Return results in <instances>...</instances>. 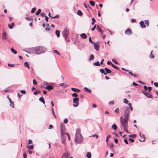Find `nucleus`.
I'll use <instances>...</instances> for the list:
<instances>
[{
  "label": "nucleus",
  "instance_id": "f257e3e1",
  "mask_svg": "<svg viewBox=\"0 0 158 158\" xmlns=\"http://www.w3.org/2000/svg\"><path fill=\"white\" fill-rule=\"evenodd\" d=\"M81 130L79 129H77L76 130L75 135V141L77 143H80L82 141L83 137L80 133Z\"/></svg>",
  "mask_w": 158,
  "mask_h": 158
},
{
  "label": "nucleus",
  "instance_id": "f03ea898",
  "mask_svg": "<svg viewBox=\"0 0 158 158\" xmlns=\"http://www.w3.org/2000/svg\"><path fill=\"white\" fill-rule=\"evenodd\" d=\"M128 120V119L124 118L122 116L120 117V121L121 125L124 131L127 133H129L127 130V128H128V126L127 125Z\"/></svg>",
  "mask_w": 158,
  "mask_h": 158
},
{
  "label": "nucleus",
  "instance_id": "7ed1b4c3",
  "mask_svg": "<svg viewBox=\"0 0 158 158\" xmlns=\"http://www.w3.org/2000/svg\"><path fill=\"white\" fill-rule=\"evenodd\" d=\"M45 51V48L42 46L37 47L35 49V52L37 54H40L44 52Z\"/></svg>",
  "mask_w": 158,
  "mask_h": 158
},
{
  "label": "nucleus",
  "instance_id": "20e7f679",
  "mask_svg": "<svg viewBox=\"0 0 158 158\" xmlns=\"http://www.w3.org/2000/svg\"><path fill=\"white\" fill-rule=\"evenodd\" d=\"M62 34L65 40H66V38L69 35V29H67V27L65 28L62 32Z\"/></svg>",
  "mask_w": 158,
  "mask_h": 158
},
{
  "label": "nucleus",
  "instance_id": "39448f33",
  "mask_svg": "<svg viewBox=\"0 0 158 158\" xmlns=\"http://www.w3.org/2000/svg\"><path fill=\"white\" fill-rule=\"evenodd\" d=\"M130 114V109L128 107H127L124 112V118L128 119Z\"/></svg>",
  "mask_w": 158,
  "mask_h": 158
},
{
  "label": "nucleus",
  "instance_id": "423d86ee",
  "mask_svg": "<svg viewBox=\"0 0 158 158\" xmlns=\"http://www.w3.org/2000/svg\"><path fill=\"white\" fill-rule=\"evenodd\" d=\"M73 102L74 103L76 104H73V106L74 107H77L79 105V98H74L73 100Z\"/></svg>",
  "mask_w": 158,
  "mask_h": 158
},
{
  "label": "nucleus",
  "instance_id": "0eeeda50",
  "mask_svg": "<svg viewBox=\"0 0 158 158\" xmlns=\"http://www.w3.org/2000/svg\"><path fill=\"white\" fill-rule=\"evenodd\" d=\"M143 93L148 98H152L153 97L152 96V95L150 93V92L148 93H147L145 91H143Z\"/></svg>",
  "mask_w": 158,
  "mask_h": 158
},
{
  "label": "nucleus",
  "instance_id": "6e6552de",
  "mask_svg": "<svg viewBox=\"0 0 158 158\" xmlns=\"http://www.w3.org/2000/svg\"><path fill=\"white\" fill-rule=\"evenodd\" d=\"M125 33L126 34L128 35H130L132 33L131 30L129 28H128L125 31Z\"/></svg>",
  "mask_w": 158,
  "mask_h": 158
},
{
  "label": "nucleus",
  "instance_id": "1a4fd4ad",
  "mask_svg": "<svg viewBox=\"0 0 158 158\" xmlns=\"http://www.w3.org/2000/svg\"><path fill=\"white\" fill-rule=\"evenodd\" d=\"M44 88L48 90H51L54 88V87L50 85H48L47 86Z\"/></svg>",
  "mask_w": 158,
  "mask_h": 158
},
{
  "label": "nucleus",
  "instance_id": "9d476101",
  "mask_svg": "<svg viewBox=\"0 0 158 158\" xmlns=\"http://www.w3.org/2000/svg\"><path fill=\"white\" fill-rule=\"evenodd\" d=\"M69 155V153L68 152H66L63 154L62 158H67Z\"/></svg>",
  "mask_w": 158,
  "mask_h": 158
},
{
  "label": "nucleus",
  "instance_id": "9b49d317",
  "mask_svg": "<svg viewBox=\"0 0 158 158\" xmlns=\"http://www.w3.org/2000/svg\"><path fill=\"white\" fill-rule=\"evenodd\" d=\"M26 147L29 150H32L34 148L33 145V144H31L30 145H27Z\"/></svg>",
  "mask_w": 158,
  "mask_h": 158
},
{
  "label": "nucleus",
  "instance_id": "f8f14e48",
  "mask_svg": "<svg viewBox=\"0 0 158 158\" xmlns=\"http://www.w3.org/2000/svg\"><path fill=\"white\" fill-rule=\"evenodd\" d=\"M94 44V47L95 49L97 51H98L99 50V46L95 43L93 44Z\"/></svg>",
  "mask_w": 158,
  "mask_h": 158
},
{
  "label": "nucleus",
  "instance_id": "ddd939ff",
  "mask_svg": "<svg viewBox=\"0 0 158 158\" xmlns=\"http://www.w3.org/2000/svg\"><path fill=\"white\" fill-rule=\"evenodd\" d=\"M6 33L5 31L3 32L2 36V38L3 40H4L6 39Z\"/></svg>",
  "mask_w": 158,
  "mask_h": 158
},
{
  "label": "nucleus",
  "instance_id": "4468645a",
  "mask_svg": "<svg viewBox=\"0 0 158 158\" xmlns=\"http://www.w3.org/2000/svg\"><path fill=\"white\" fill-rule=\"evenodd\" d=\"M9 101H10V106H11L12 107L14 108V102H12L11 101V99L10 98H8Z\"/></svg>",
  "mask_w": 158,
  "mask_h": 158
},
{
  "label": "nucleus",
  "instance_id": "2eb2a0df",
  "mask_svg": "<svg viewBox=\"0 0 158 158\" xmlns=\"http://www.w3.org/2000/svg\"><path fill=\"white\" fill-rule=\"evenodd\" d=\"M139 24H140L141 27L145 28L146 26L144 24V23L143 21H141L139 22Z\"/></svg>",
  "mask_w": 158,
  "mask_h": 158
},
{
  "label": "nucleus",
  "instance_id": "dca6fc26",
  "mask_svg": "<svg viewBox=\"0 0 158 158\" xmlns=\"http://www.w3.org/2000/svg\"><path fill=\"white\" fill-rule=\"evenodd\" d=\"M105 70L106 71L105 73H106V75L108 73H111V71L107 68H105Z\"/></svg>",
  "mask_w": 158,
  "mask_h": 158
},
{
  "label": "nucleus",
  "instance_id": "f3484780",
  "mask_svg": "<svg viewBox=\"0 0 158 158\" xmlns=\"http://www.w3.org/2000/svg\"><path fill=\"white\" fill-rule=\"evenodd\" d=\"M71 90L74 92H75L77 93L79 92L80 91V89H77L75 88H71Z\"/></svg>",
  "mask_w": 158,
  "mask_h": 158
},
{
  "label": "nucleus",
  "instance_id": "a211bd4d",
  "mask_svg": "<svg viewBox=\"0 0 158 158\" xmlns=\"http://www.w3.org/2000/svg\"><path fill=\"white\" fill-rule=\"evenodd\" d=\"M80 36L83 39H86L87 36L86 34L85 33H82L81 34Z\"/></svg>",
  "mask_w": 158,
  "mask_h": 158
},
{
  "label": "nucleus",
  "instance_id": "6ab92c4d",
  "mask_svg": "<svg viewBox=\"0 0 158 158\" xmlns=\"http://www.w3.org/2000/svg\"><path fill=\"white\" fill-rule=\"evenodd\" d=\"M84 89L88 93H91L92 91L91 90L87 88L86 87H85L84 88Z\"/></svg>",
  "mask_w": 158,
  "mask_h": 158
},
{
  "label": "nucleus",
  "instance_id": "aec40b11",
  "mask_svg": "<svg viewBox=\"0 0 158 158\" xmlns=\"http://www.w3.org/2000/svg\"><path fill=\"white\" fill-rule=\"evenodd\" d=\"M14 23H12L11 24H8V27L10 29H11L13 28V27L14 26Z\"/></svg>",
  "mask_w": 158,
  "mask_h": 158
},
{
  "label": "nucleus",
  "instance_id": "412c9836",
  "mask_svg": "<svg viewBox=\"0 0 158 158\" xmlns=\"http://www.w3.org/2000/svg\"><path fill=\"white\" fill-rule=\"evenodd\" d=\"M60 129L61 131H64L65 130V127L63 125L62 123H61V124L60 125Z\"/></svg>",
  "mask_w": 158,
  "mask_h": 158
},
{
  "label": "nucleus",
  "instance_id": "4be33fe9",
  "mask_svg": "<svg viewBox=\"0 0 158 158\" xmlns=\"http://www.w3.org/2000/svg\"><path fill=\"white\" fill-rule=\"evenodd\" d=\"M56 34L57 37H59L60 35V31L58 30H56Z\"/></svg>",
  "mask_w": 158,
  "mask_h": 158
},
{
  "label": "nucleus",
  "instance_id": "5701e85b",
  "mask_svg": "<svg viewBox=\"0 0 158 158\" xmlns=\"http://www.w3.org/2000/svg\"><path fill=\"white\" fill-rule=\"evenodd\" d=\"M24 65L25 67H27L29 69V66L28 63L27 62H25L24 63Z\"/></svg>",
  "mask_w": 158,
  "mask_h": 158
},
{
  "label": "nucleus",
  "instance_id": "b1692460",
  "mask_svg": "<svg viewBox=\"0 0 158 158\" xmlns=\"http://www.w3.org/2000/svg\"><path fill=\"white\" fill-rule=\"evenodd\" d=\"M86 157L88 158H91V153L90 152H88L86 153Z\"/></svg>",
  "mask_w": 158,
  "mask_h": 158
},
{
  "label": "nucleus",
  "instance_id": "393cba45",
  "mask_svg": "<svg viewBox=\"0 0 158 158\" xmlns=\"http://www.w3.org/2000/svg\"><path fill=\"white\" fill-rule=\"evenodd\" d=\"M40 102H42L44 104H45V101L43 97L40 98L39 99Z\"/></svg>",
  "mask_w": 158,
  "mask_h": 158
},
{
  "label": "nucleus",
  "instance_id": "a878e982",
  "mask_svg": "<svg viewBox=\"0 0 158 158\" xmlns=\"http://www.w3.org/2000/svg\"><path fill=\"white\" fill-rule=\"evenodd\" d=\"M94 58V55H93V54H91L90 55L89 58V60H93Z\"/></svg>",
  "mask_w": 158,
  "mask_h": 158
},
{
  "label": "nucleus",
  "instance_id": "bb28decb",
  "mask_svg": "<svg viewBox=\"0 0 158 158\" xmlns=\"http://www.w3.org/2000/svg\"><path fill=\"white\" fill-rule=\"evenodd\" d=\"M77 14L79 16H81L83 14L81 10H78L77 12Z\"/></svg>",
  "mask_w": 158,
  "mask_h": 158
},
{
  "label": "nucleus",
  "instance_id": "cd10ccee",
  "mask_svg": "<svg viewBox=\"0 0 158 158\" xmlns=\"http://www.w3.org/2000/svg\"><path fill=\"white\" fill-rule=\"evenodd\" d=\"M153 51H151V53L150 54V58H154V56L153 55V54H152V53L153 52Z\"/></svg>",
  "mask_w": 158,
  "mask_h": 158
},
{
  "label": "nucleus",
  "instance_id": "c85d7f7f",
  "mask_svg": "<svg viewBox=\"0 0 158 158\" xmlns=\"http://www.w3.org/2000/svg\"><path fill=\"white\" fill-rule=\"evenodd\" d=\"M93 64L94 65L98 66H99L100 65V64L99 61H97L95 63H93Z\"/></svg>",
  "mask_w": 158,
  "mask_h": 158
},
{
  "label": "nucleus",
  "instance_id": "c756f323",
  "mask_svg": "<svg viewBox=\"0 0 158 158\" xmlns=\"http://www.w3.org/2000/svg\"><path fill=\"white\" fill-rule=\"evenodd\" d=\"M11 51L12 52H13V53H14V54H16L17 53V51L15 50L14 49H13V48H11Z\"/></svg>",
  "mask_w": 158,
  "mask_h": 158
},
{
  "label": "nucleus",
  "instance_id": "7c9ffc66",
  "mask_svg": "<svg viewBox=\"0 0 158 158\" xmlns=\"http://www.w3.org/2000/svg\"><path fill=\"white\" fill-rule=\"evenodd\" d=\"M112 128L113 129L116 130L117 129V126L115 124L113 125L112 126Z\"/></svg>",
  "mask_w": 158,
  "mask_h": 158
},
{
  "label": "nucleus",
  "instance_id": "2f4dec72",
  "mask_svg": "<svg viewBox=\"0 0 158 158\" xmlns=\"http://www.w3.org/2000/svg\"><path fill=\"white\" fill-rule=\"evenodd\" d=\"M111 64L112 66L114 69H119V68L118 67L115 66V65L114 64H113L111 63Z\"/></svg>",
  "mask_w": 158,
  "mask_h": 158
},
{
  "label": "nucleus",
  "instance_id": "473e14b6",
  "mask_svg": "<svg viewBox=\"0 0 158 158\" xmlns=\"http://www.w3.org/2000/svg\"><path fill=\"white\" fill-rule=\"evenodd\" d=\"M40 91L39 90H37L36 91L34 92V94L36 95L37 94H39L40 93Z\"/></svg>",
  "mask_w": 158,
  "mask_h": 158
},
{
  "label": "nucleus",
  "instance_id": "72a5a7b5",
  "mask_svg": "<svg viewBox=\"0 0 158 158\" xmlns=\"http://www.w3.org/2000/svg\"><path fill=\"white\" fill-rule=\"evenodd\" d=\"M100 71L101 73H103L104 74L106 75V73H105V72L104 69H100Z\"/></svg>",
  "mask_w": 158,
  "mask_h": 158
},
{
  "label": "nucleus",
  "instance_id": "f704fd0d",
  "mask_svg": "<svg viewBox=\"0 0 158 158\" xmlns=\"http://www.w3.org/2000/svg\"><path fill=\"white\" fill-rule=\"evenodd\" d=\"M41 11V10L40 9H39L36 12L35 14L36 15H38L40 14V13Z\"/></svg>",
  "mask_w": 158,
  "mask_h": 158
},
{
  "label": "nucleus",
  "instance_id": "c9c22d12",
  "mask_svg": "<svg viewBox=\"0 0 158 158\" xmlns=\"http://www.w3.org/2000/svg\"><path fill=\"white\" fill-rule=\"evenodd\" d=\"M89 3L92 6H94L95 5L94 2L93 1H90Z\"/></svg>",
  "mask_w": 158,
  "mask_h": 158
},
{
  "label": "nucleus",
  "instance_id": "e433bc0d",
  "mask_svg": "<svg viewBox=\"0 0 158 158\" xmlns=\"http://www.w3.org/2000/svg\"><path fill=\"white\" fill-rule=\"evenodd\" d=\"M145 24L147 25V26L148 27L149 26V22L148 20H145Z\"/></svg>",
  "mask_w": 158,
  "mask_h": 158
},
{
  "label": "nucleus",
  "instance_id": "4c0bfd02",
  "mask_svg": "<svg viewBox=\"0 0 158 158\" xmlns=\"http://www.w3.org/2000/svg\"><path fill=\"white\" fill-rule=\"evenodd\" d=\"M51 109H52V114H53V115L54 116L55 118H56V115H55V114L53 108L52 107Z\"/></svg>",
  "mask_w": 158,
  "mask_h": 158
},
{
  "label": "nucleus",
  "instance_id": "58836bf2",
  "mask_svg": "<svg viewBox=\"0 0 158 158\" xmlns=\"http://www.w3.org/2000/svg\"><path fill=\"white\" fill-rule=\"evenodd\" d=\"M97 29L99 32H102V30L100 28V27L99 26H97Z\"/></svg>",
  "mask_w": 158,
  "mask_h": 158
},
{
  "label": "nucleus",
  "instance_id": "ea45409f",
  "mask_svg": "<svg viewBox=\"0 0 158 158\" xmlns=\"http://www.w3.org/2000/svg\"><path fill=\"white\" fill-rule=\"evenodd\" d=\"M128 136L130 137L135 138L136 137V135L135 134L130 135Z\"/></svg>",
  "mask_w": 158,
  "mask_h": 158
},
{
  "label": "nucleus",
  "instance_id": "a19ab883",
  "mask_svg": "<svg viewBox=\"0 0 158 158\" xmlns=\"http://www.w3.org/2000/svg\"><path fill=\"white\" fill-rule=\"evenodd\" d=\"M92 20L93 21V22L92 23V25H94L95 23V22H96V20L94 19V18H93L92 19Z\"/></svg>",
  "mask_w": 158,
  "mask_h": 158
},
{
  "label": "nucleus",
  "instance_id": "79ce46f5",
  "mask_svg": "<svg viewBox=\"0 0 158 158\" xmlns=\"http://www.w3.org/2000/svg\"><path fill=\"white\" fill-rule=\"evenodd\" d=\"M111 137V135H108L107 137H106V142L107 143H108V140H109V138H110V137Z\"/></svg>",
  "mask_w": 158,
  "mask_h": 158
},
{
  "label": "nucleus",
  "instance_id": "37998d69",
  "mask_svg": "<svg viewBox=\"0 0 158 158\" xmlns=\"http://www.w3.org/2000/svg\"><path fill=\"white\" fill-rule=\"evenodd\" d=\"M72 95L73 97H77L78 96V94L76 93H73Z\"/></svg>",
  "mask_w": 158,
  "mask_h": 158
},
{
  "label": "nucleus",
  "instance_id": "c03bdc74",
  "mask_svg": "<svg viewBox=\"0 0 158 158\" xmlns=\"http://www.w3.org/2000/svg\"><path fill=\"white\" fill-rule=\"evenodd\" d=\"M112 61L116 64H118V63L117 61V60L116 59H112Z\"/></svg>",
  "mask_w": 158,
  "mask_h": 158
},
{
  "label": "nucleus",
  "instance_id": "a18cd8bd",
  "mask_svg": "<svg viewBox=\"0 0 158 158\" xmlns=\"http://www.w3.org/2000/svg\"><path fill=\"white\" fill-rule=\"evenodd\" d=\"M45 14L44 13V12H41V13H40V15L42 16V17H45Z\"/></svg>",
  "mask_w": 158,
  "mask_h": 158
},
{
  "label": "nucleus",
  "instance_id": "49530a36",
  "mask_svg": "<svg viewBox=\"0 0 158 158\" xmlns=\"http://www.w3.org/2000/svg\"><path fill=\"white\" fill-rule=\"evenodd\" d=\"M36 10V8L35 7L33 8L31 10V13H34Z\"/></svg>",
  "mask_w": 158,
  "mask_h": 158
},
{
  "label": "nucleus",
  "instance_id": "de8ad7c7",
  "mask_svg": "<svg viewBox=\"0 0 158 158\" xmlns=\"http://www.w3.org/2000/svg\"><path fill=\"white\" fill-rule=\"evenodd\" d=\"M15 64H8V65L9 66H10L12 67H13L15 66Z\"/></svg>",
  "mask_w": 158,
  "mask_h": 158
},
{
  "label": "nucleus",
  "instance_id": "09e8293b",
  "mask_svg": "<svg viewBox=\"0 0 158 158\" xmlns=\"http://www.w3.org/2000/svg\"><path fill=\"white\" fill-rule=\"evenodd\" d=\"M33 84L34 85H36L37 84V82L35 79H33Z\"/></svg>",
  "mask_w": 158,
  "mask_h": 158
},
{
  "label": "nucleus",
  "instance_id": "8fccbe9b",
  "mask_svg": "<svg viewBox=\"0 0 158 158\" xmlns=\"http://www.w3.org/2000/svg\"><path fill=\"white\" fill-rule=\"evenodd\" d=\"M128 101L127 99L126 98L124 99V103L127 104V103H128Z\"/></svg>",
  "mask_w": 158,
  "mask_h": 158
},
{
  "label": "nucleus",
  "instance_id": "3c124183",
  "mask_svg": "<svg viewBox=\"0 0 158 158\" xmlns=\"http://www.w3.org/2000/svg\"><path fill=\"white\" fill-rule=\"evenodd\" d=\"M54 52L55 53H56L58 54L60 56V54L58 52V51L57 50H55L54 51Z\"/></svg>",
  "mask_w": 158,
  "mask_h": 158
},
{
  "label": "nucleus",
  "instance_id": "603ef678",
  "mask_svg": "<svg viewBox=\"0 0 158 158\" xmlns=\"http://www.w3.org/2000/svg\"><path fill=\"white\" fill-rule=\"evenodd\" d=\"M89 42L91 43H92V44H94V42H93L92 40H91V37H90L89 38Z\"/></svg>",
  "mask_w": 158,
  "mask_h": 158
},
{
  "label": "nucleus",
  "instance_id": "864d4df0",
  "mask_svg": "<svg viewBox=\"0 0 158 158\" xmlns=\"http://www.w3.org/2000/svg\"><path fill=\"white\" fill-rule=\"evenodd\" d=\"M25 19L28 21H31V18L28 17H26Z\"/></svg>",
  "mask_w": 158,
  "mask_h": 158
},
{
  "label": "nucleus",
  "instance_id": "5fc2aeb1",
  "mask_svg": "<svg viewBox=\"0 0 158 158\" xmlns=\"http://www.w3.org/2000/svg\"><path fill=\"white\" fill-rule=\"evenodd\" d=\"M32 143V141L31 140L29 139L28 140V144H30L31 143Z\"/></svg>",
  "mask_w": 158,
  "mask_h": 158
},
{
  "label": "nucleus",
  "instance_id": "6e6d98bb",
  "mask_svg": "<svg viewBox=\"0 0 158 158\" xmlns=\"http://www.w3.org/2000/svg\"><path fill=\"white\" fill-rule=\"evenodd\" d=\"M68 122V120L67 119L65 118L64 119V123L66 124Z\"/></svg>",
  "mask_w": 158,
  "mask_h": 158
},
{
  "label": "nucleus",
  "instance_id": "4d7b16f0",
  "mask_svg": "<svg viewBox=\"0 0 158 158\" xmlns=\"http://www.w3.org/2000/svg\"><path fill=\"white\" fill-rule=\"evenodd\" d=\"M59 85L60 86H63L65 85V84L64 83H61L59 84Z\"/></svg>",
  "mask_w": 158,
  "mask_h": 158
},
{
  "label": "nucleus",
  "instance_id": "13d9d810",
  "mask_svg": "<svg viewBox=\"0 0 158 158\" xmlns=\"http://www.w3.org/2000/svg\"><path fill=\"white\" fill-rule=\"evenodd\" d=\"M20 92L22 93L23 94H25L26 93V91L25 90H21V91Z\"/></svg>",
  "mask_w": 158,
  "mask_h": 158
},
{
  "label": "nucleus",
  "instance_id": "bf43d9fd",
  "mask_svg": "<svg viewBox=\"0 0 158 158\" xmlns=\"http://www.w3.org/2000/svg\"><path fill=\"white\" fill-rule=\"evenodd\" d=\"M92 106L93 108H95L97 107V106L94 103H93L92 104Z\"/></svg>",
  "mask_w": 158,
  "mask_h": 158
},
{
  "label": "nucleus",
  "instance_id": "052dcab7",
  "mask_svg": "<svg viewBox=\"0 0 158 158\" xmlns=\"http://www.w3.org/2000/svg\"><path fill=\"white\" fill-rule=\"evenodd\" d=\"M131 21L132 23H135L136 22V20L135 19H132L131 20Z\"/></svg>",
  "mask_w": 158,
  "mask_h": 158
},
{
  "label": "nucleus",
  "instance_id": "680f3d73",
  "mask_svg": "<svg viewBox=\"0 0 158 158\" xmlns=\"http://www.w3.org/2000/svg\"><path fill=\"white\" fill-rule=\"evenodd\" d=\"M23 157L24 158H27V155L26 153H24L23 154Z\"/></svg>",
  "mask_w": 158,
  "mask_h": 158
},
{
  "label": "nucleus",
  "instance_id": "e2e57ef3",
  "mask_svg": "<svg viewBox=\"0 0 158 158\" xmlns=\"http://www.w3.org/2000/svg\"><path fill=\"white\" fill-rule=\"evenodd\" d=\"M96 27V25H95L91 29V30L92 31H93L95 29Z\"/></svg>",
  "mask_w": 158,
  "mask_h": 158
},
{
  "label": "nucleus",
  "instance_id": "0e129e2a",
  "mask_svg": "<svg viewBox=\"0 0 158 158\" xmlns=\"http://www.w3.org/2000/svg\"><path fill=\"white\" fill-rule=\"evenodd\" d=\"M115 112L116 113H118L119 112V110H118V108H117L115 110Z\"/></svg>",
  "mask_w": 158,
  "mask_h": 158
},
{
  "label": "nucleus",
  "instance_id": "69168bd1",
  "mask_svg": "<svg viewBox=\"0 0 158 158\" xmlns=\"http://www.w3.org/2000/svg\"><path fill=\"white\" fill-rule=\"evenodd\" d=\"M45 20H46V21L47 22H48V17L47 16H45Z\"/></svg>",
  "mask_w": 158,
  "mask_h": 158
},
{
  "label": "nucleus",
  "instance_id": "338daca9",
  "mask_svg": "<svg viewBox=\"0 0 158 158\" xmlns=\"http://www.w3.org/2000/svg\"><path fill=\"white\" fill-rule=\"evenodd\" d=\"M154 84L155 85L156 87H158V83L155 82V83H154Z\"/></svg>",
  "mask_w": 158,
  "mask_h": 158
},
{
  "label": "nucleus",
  "instance_id": "774afa93",
  "mask_svg": "<svg viewBox=\"0 0 158 158\" xmlns=\"http://www.w3.org/2000/svg\"><path fill=\"white\" fill-rule=\"evenodd\" d=\"M132 76H134V77H135L136 78H137L138 77V75L137 74H133Z\"/></svg>",
  "mask_w": 158,
  "mask_h": 158
}]
</instances>
